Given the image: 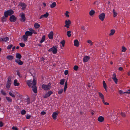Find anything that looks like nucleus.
<instances>
[{
    "mask_svg": "<svg viewBox=\"0 0 130 130\" xmlns=\"http://www.w3.org/2000/svg\"><path fill=\"white\" fill-rule=\"evenodd\" d=\"M65 79H61L59 83L60 84L62 85H63L64 84Z\"/></svg>",
    "mask_w": 130,
    "mask_h": 130,
    "instance_id": "27",
    "label": "nucleus"
},
{
    "mask_svg": "<svg viewBox=\"0 0 130 130\" xmlns=\"http://www.w3.org/2000/svg\"><path fill=\"white\" fill-rule=\"evenodd\" d=\"M118 70L120 71H122L123 70V69L122 67H120L118 69Z\"/></svg>",
    "mask_w": 130,
    "mask_h": 130,
    "instance_id": "56",
    "label": "nucleus"
},
{
    "mask_svg": "<svg viewBox=\"0 0 130 130\" xmlns=\"http://www.w3.org/2000/svg\"><path fill=\"white\" fill-rule=\"evenodd\" d=\"M23 38L25 41L26 42L27 40L28 36L25 34L23 36Z\"/></svg>",
    "mask_w": 130,
    "mask_h": 130,
    "instance_id": "19",
    "label": "nucleus"
},
{
    "mask_svg": "<svg viewBox=\"0 0 130 130\" xmlns=\"http://www.w3.org/2000/svg\"><path fill=\"white\" fill-rule=\"evenodd\" d=\"M20 16L21 17V18L20 19V20L23 22H24L25 21V15L23 13H21Z\"/></svg>",
    "mask_w": 130,
    "mask_h": 130,
    "instance_id": "7",
    "label": "nucleus"
},
{
    "mask_svg": "<svg viewBox=\"0 0 130 130\" xmlns=\"http://www.w3.org/2000/svg\"><path fill=\"white\" fill-rule=\"evenodd\" d=\"M69 13V12L68 11H66L65 13V15L66 17H67L68 18L69 17V15L68 14Z\"/></svg>",
    "mask_w": 130,
    "mask_h": 130,
    "instance_id": "46",
    "label": "nucleus"
},
{
    "mask_svg": "<svg viewBox=\"0 0 130 130\" xmlns=\"http://www.w3.org/2000/svg\"><path fill=\"white\" fill-rule=\"evenodd\" d=\"M102 99V101L103 102V103L104 104L106 105H109V104L107 102H105V101L104 100V99Z\"/></svg>",
    "mask_w": 130,
    "mask_h": 130,
    "instance_id": "35",
    "label": "nucleus"
},
{
    "mask_svg": "<svg viewBox=\"0 0 130 130\" xmlns=\"http://www.w3.org/2000/svg\"><path fill=\"white\" fill-rule=\"evenodd\" d=\"M112 79L113 81L115 82L116 84H117L118 82V79L116 77H112Z\"/></svg>",
    "mask_w": 130,
    "mask_h": 130,
    "instance_id": "36",
    "label": "nucleus"
},
{
    "mask_svg": "<svg viewBox=\"0 0 130 130\" xmlns=\"http://www.w3.org/2000/svg\"><path fill=\"white\" fill-rule=\"evenodd\" d=\"M121 115L123 117H125L126 116L125 114L123 112H122L121 113Z\"/></svg>",
    "mask_w": 130,
    "mask_h": 130,
    "instance_id": "50",
    "label": "nucleus"
},
{
    "mask_svg": "<svg viewBox=\"0 0 130 130\" xmlns=\"http://www.w3.org/2000/svg\"><path fill=\"white\" fill-rule=\"evenodd\" d=\"M12 46L13 45L12 44L9 45L7 47V48L8 50L10 49L12 47Z\"/></svg>",
    "mask_w": 130,
    "mask_h": 130,
    "instance_id": "51",
    "label": "nucleus"
},
{
    "mask_svg": "<svg viewBox=\"0 0 130 130\" xmlns=\"http://www.w3.org/2000/svg\"><path fill=\"white\" fill-rule=\"evenodd\" d=\"M49 52H52L53 54H55L57 53V51L56 47V46H54L48 50Z\"/></svg>",
    "mask_w": 130,
    "mask_h": 130,
    "instance_id": "4",
    "label": "nucleus"
},
{
    "mask_svg": "<svg viewBox=\"0 0 130 130\" xmlns=\"http://www.w3.org/2000/svg\"><path fill=\"white\" fill-rule=\"evenodd\" d=\"M80 7V5L79 4H76V6L75 7V8L76 10H78L79 9Z\"/></svg>",
    "mask_w": 130,
    "mask_h": 130,
    "instance_id": "30",
    "label": "nucleus"
},
{
    "mask_svg": "<svg viewBox=\"0 0 130 130\" xmlns=\"http://www.w3.org/2000/svg\"><path fill=\"white\" fill-rule=\"evenodd\" d=\"M34 27L36 28H38L40 27V25L38 23H35L34 25Z\"/></svg>",
    "mask_w": 130,
    "mask_h": 130,
    "instance_id": "24",
    "label": "nucleus"
},
{
    "mask_svg": "<svg viewBox=\"0 0 130 130\" xmlns=\"http://www.w3.org/2000/svg\"><path fill=\"white\" fill-rule=\"evenodd\" d=\"M45 39V36H43L42 37L41 40L40 41V42L41 43H42L44 41Z\"/></svg>",
    "mask_w": 130,
    "mask_h": 130,
    "instance_id": "32",
    "label": "nucleus"
},
{
    "mask_svg": "<svg viewBox=\"0 0 130 130\" xmlns=\"http://www.w3.org/2000/svg\"><path fill=\"white\" fill-rule=\"evenodd\" d=\"M113 16L114 17H115L117 15V13L115 12V10L114 9L113 10Z\"/></svg>",
    "mask_w": 130,
    "mask_h": 130,
    "instance_id": "41",
    "label": "nucleus"
},
{
    "mask_svg": "<svg viewBox=\"0 0 130 130\" xmlns=\"http://www.w3.org/2000/svg\"><path fill=\"white\" fill-rule=\"evenodd\" d=\"M63 91V90L62 89L60 90H59L58 92V93L59 94H61L62 93Z\"/></svg>",
    "mask_w": 130,
    "mask_h": 130,
    "instance_id": "54",
    "label": "nucleus"
},
{
    "mask_svg": "<svg viewBox=\"0 0 130 130\" xmlns=\"http://www.w3.org/2000/svg\"><path fill=\"white\" fill-rule=\"evenodd\" d=\"M74 46L78 47L79 46V42L77 40H75L74 41Z\"/></svg>",
    "mask_w": 130,
    "mask_h": 130,
    "instance_id": "17",
    "label": "nucleus"
},
{
    "mask_svg": "<svg viewBox=\"0 0 130 130\" xmlns=\"http://www.w3.org/2000/svg\"><path fill=\"white\" fill-rule=\"evenodd\" d=\"M1 93L4 95H6V93L4 91L2 90L1 91Z\"/></svg>",
    "mask_w": 130,
    "mask_h": 130,
    "instance_id": "52",
    "label": "nucleus"
},
{
    "mask_svg": "<svg viewBox=\"0 0 130 130\" xmlns=\"http://www.w3.org/2000/svg\"><path fill=\"white\" fill-rule=\"evenodd\" d=\"M6 98L8 102H12V100L10 98L6 96Z\"/></svg>",
    "mask_w": 130,
    "mask_h": 130,
    "instance_id": "28",
    "label": "nucleus"
},
{
    "mask_svg": "<svg viewBox=\"0 0 130 130\" xmlns=\"http://www.w3.org/2000/svg\"><path fill=\"white\" fill-rule=\"evenodd\" d=\"M122 49L121 51L122 52H125L127 50L126 48V47H125L124 46H122Z\"/></svg>",
    "mask_w": 130,
    "mask_h": 130,
    "instance_id": "33",
    "label": "nucleus"
},
{
    "mask_svg": "<svg viewBox=\"0 0 130 130\" xmlns=\"http://www.w3.org/2000/svg\"><path fill=\"white\" fill-rule=\"evenodd\" d=\"M58 114L56 112H53V113L52 117L54 120H56V119L57 117L58 116Z\"/></svg>",
    "mask_w": 130,
    "mask_h": 130,
    "instance_id": "11",
    "label": "nucleus"
},
{
    "mask_svg": "<svg viewBox=\"0 0 130 130\" xmlns=\"http://www.w3.org/2000/svg\"><path fill=\"white\" fill-rule=\"evenodd\" d=\"M103 84L104 88L105 87V88L106 87H107V86L104 80L103 81Z\"/></svg>",
    "mask_w": 130,
    "mask_h": 130,
    "instance_id": "38",
    "label": "nucleus"
},
{
    "mask_svg": "<svg viewBox=\"0 0 130 130\" xmlns=\"http://www.w3.org/2000/svg\"><path fill=\"white\" fill-rule=\"evenodd\" d=\"M85 69L86 70H87V71H89V69L88 68V67H86L85 68Z\"/></svg>",
    "mask_w": 130,
    "mask_h": 130,
    "instance_id": "64",
    "label": "nucleus"
},
{
    "mask_svg": "<svg viewBox=\"0 0 130 130\" xmlns=\"http://www.w3.org/2000/svg\"><path fill=\"white\" fill-rule=\"evenodd\" d=\"M17 79H15L14 80V84L15 86H18L20 85L19 83H17Z\"/></svg>",
    "mask_w": 130,
    "mask_h": 130,
    "instance_id": "22",
    "label": "nucleus"
},
{
    "mask_svg": "<svg viewBox=\"0 0 130 130\" xmlns=\"http://www.w3.org/2000/svg\"><path fill=\"white\" fill-rule=\"evenodd\" d=\"M89 59V57L88 56H85L83 58V60L84 62H86Z\"/></svg>",
    "mask_w": 130,
    "mask_h": 130,
    "instance_id": "10",
    "label": "nucleus"
},
{
    "mask_svg": "<svg viewBox=\"0 0 130 130\" xmlns=\"http://www.w3.org/2000/svg\"><path fill=\"white\" fill-rule=\"evenodd\" d=\"M65 25H70L71 24V22L70 20H66L65 21Z\"/></svg>",
    "mask_w": 130,
    "mask_h": 130,
    "instance_id": "18",
    "label": "nucleus"
},
{
    "mask_svg": "<svg viewBox=\"0 0 130 130\" xmlns=\"http://www.w3.org/2000/svg\"><path fill=\"white\" fill-rule=\"evenodd\" d=\"M48 94V95L50 96L53 93V92L51 91H48L47 92Z\"/></svg>",
    "mask_w": 130,
    "mask_h": 130,
    "instance_id": "49",
    "label": "nucleus"
},
{
    "mask_svg": "<svg viewBox=\"0 0 130 130\" xmlns=\"http://www.w3.org/2000/svg\"><path fill=\"white\" fill-rule=\"evenodd\" d=\"M67 35L68 37H70L71 36V31L70 30L67 31Z\"/></svg>",
    "mask_w": 130,
    "mask_h": 130,
    "instance_id": "34",
    "label": "nucleus"
},
{
    "mask_svg": "<svg viewBox=\"0 0 130 130\" xmlns=\"http://www.w3.org/2000/svg\"><path fill=\"white\" fill-rule=\"evenodd\" d=\"M98 120L99 121L102 122H103L104 120V118L102 116H100L98 118Z\"/></svg>",
    "mask_w": 130,
    "mask_h": 130,
    "instance_id": "13",
    "label": "nucleus"
},
{
    "mask_svg": "<svg viewBox=\"0 0 130 130\" xmlns=\"http://www.w3.org/2000/svg\"><path fill=\"white\" fill-rule=\"evenodd\" d=\"M9 94L13 98H15V96L14 94L12 93L11 92H9Z\"/></svg>",
    "mask_w": 130,
    "mask_h": 130,
    "instance_id": "45",
    "label": "nucleus"
},
{
    "mask_svg": "<svg viewBox=\"0 0 130 130\" xmlns=\"http://www.w3.org/2000/svg\"><path fill=\"white\" fill-rule=\"evenodd\" d=\"M105 14L104 13H102L99 16V18L102 21H103L105 18Z\"/></svg>",
    "mask_w": 130,
    "mask_h": 130,
    "instance_id": "8",
    "label": "nucleus"
},
{
    "mask_svg": "<svg viewBox=\"0 0 130 130\" xmlns=\"http://www.w3.org/2000/svg\"><path fill=\"white\" fill-rule=\"evenodd\" d=\"M3 123L2 121H0V127H2L3 126Z\"/></svg>",
    "mask_w": 130,
    "mask_h": 130,
    "instance_id": "60",
    "label": "nucleus"
},
{
    "mask_svg": "<svg viewBox=\"0 0 130 130\" xmlns=\"http://www.w3.org/2000/svg\"><path fill=\"white\" fill-rule=\"evenodd\" d=\"M14 13V11L12 9L9 10L5 11L4 13V16L7 18L8 15H11L13 14Z\"/></svg>",
    "mask_w": 130,
    "mask_h": 130,
    "instance_id": "2",
    "label": "nucleus"
},
{
    "mask_svg": "<svg viewBox=\"0 0 130 130\" xmlns=\"http://www.w3.org/2000/svg\"><path fill=\"white\" fill-rule=\"evenodd\" d=\"M65 43V41L64 40H63L61 42V43L62 44V46H64Z\"/></svg>",
    "mask_w": 130,
    "mask_h": 130,
    "instance_id": "44",
    "label": "nucleus"
},
{
    "mask_svg": "<svg viewBox=\"0 0 130 130\" xmlns=\"http://www.w3.org/2000/svg\"><path fill=\"white\" fill-rule=\"evenodd\" d=\"M119 93L120 94H123L124 93L123 92V91L122 90H119Z\"/></svg>",
    "mask_w": 130,
    "mask_h": 130,
    "instance_id": "57",
    "label": "nucleus"
},
{
    "mask_svg": "<svg viewBox=\"0 0 130 130\" xmlns=\"http://www.w3.org/2000/svg\"><path fill=\"white\" fill-rule=\"evenodd\" d=\"M99 96L100 98L101 99H103L104 98V97L103 95L100 92H99L98 93Z\"/></svg>",
    "mask_w": 130,
    "mask_h": 130,
    "instance_id": "23",
    "label": "nucleus"
},
{
    "mask_svg": "<svg viewBox=\"0 0 130 130\" xmlns=\"http://www.w3.org/2000/svg\"><path fill=\"white\" fill-rule=\"evenodd\" d=\"M17 18L14 15H12L10 16L9 20L11 22H15Z\"/></svg>",
    "mask_w": 130,
    "mask_h": 130,
    "instance_id": "6",
    "label": "nucleus"
},
{
    "mask_svg": "<svg viewBox=\"0 0 130 130\" xmlns=\"http://www.w3.org/2000/svg\"><path fill=\"white\" fill-rule=\"evenodd\" d=\"M31 117L30 115H27L26 116V118L27 119H29Z\"/></svg>",
    "mask_w": 130,
    "mask_h": 130,
    "instance_id": "59",
    "label": "nucleus"
},
{
    "mask_svg": "<svg viewBox=\"0 0 130 130\" xmlns=\"http://www.w3.org/2000/svg\"><path fill=\"white\" fill-rule=\"evenodd\" d=\"M67 82H66L65 83L64 87V91L65 92V91L66 90V89L67 88Z\"/></svg>",
    "mask_w": 130,
    "mask_h": 130,
    "instance_id": "31",
    "label": "nucleus"
},
{
    "mask_svg": "<svg viewBox=\"0 0 130 130\" xmlns=\"http://www.w3.org/2000/svg\"><path fill=\"white\" fill-rule=\"evenodd\" d=\"M6 18L5 17H3L2 18L1 21L3 23L4 22L6 21Z\"/></svg>",
    "mask_w": 130,
    "mask_h": 130,
    "instance_id": "39",
    "label": "nucleus"
},
{
    "mask_svg": "<svg viewBox=\"0 0 130 130\" xmlns=\"http://www.w3.org/2000/svg\"><path fill=\"white\" fill-rule=\"evenodd\" d=\"M13 58V56L11 55H8L7 56V58L9 60H12Z\"/></svg>",
    "mask_w": 130,
    "mask_h": 130,
    "instance_id": "21",
    "label": "nucleus"
},
{
    "mask_svg": "<svg viewBox=\"0 0 130 130\" xmlns=\"http://www.w3.org/2000/svg\"><path fill=\"white\" fill-rule=\"evenodd\" d=\"M56 3L55 2H54L51 5L50 7L51 8H53L56 6Z\"/></svg>",
    "mask_w": 130,
    "mask_h": 130,
    "instance_id": "29",
    "label": "nucleus"
},
{
    "mask_svg": "<svg viewBox=\"0 0 130 130\" xmlns=\"http://www.w3.org/2000/svg\"><path fill=\"white\" fill-rule=\"evenodd\" d=\"M17 75L18 76H19L20 77H21V76H20V73L19 71H17Z\"/></svg>",
    "mask_w": 130,
    "mask_h": 130,
    "instance_id": "62",
    "label": "nucleus"
},
{
    "mask_svg": "<svg viewBox=\"0 0 130 130\" xmlns=\"http://www.w3.org/2000/svg\"><path fill=\"white\" fill-rule=\"evenodd\" d=\"M124 93H128L129 94H130V90L129 89L127 91L125 92H124Z\"/></svg>",
    "mask_w": 130,
    "mask_h": 130,
    "instance_id": "61",
    "label": "nucleus"
},
{
    "mask_svg": "<svg viewBox=\"0 0 130 130\" xmlns=\"http://www.w3.org/2000/svg\"><path fill=\"white\" fill-rule=\"evenodd\" d=\"M16 57L18 59H20L21 58L22 56L19 53H17L16 54Z\"/></svg>",
    "mask_w": 130,
    "mask_h": 130,
    "instance_id": "20",
    "label": "nucleus"
},
{
    "mask_svg": "<svg viewBox=\"0 0 130 130\" xmlns=\"http://www.w3.org/2000/svg\"><path fill=\"white\" fill-rule=\"evenodd\" d=\"M27 84L30 87L32 88V90L35 93H36L37 92V87L36 86V82L35 79L32 80H28L27 81Z\"/></svg>",
    "mask_w": 130,
    "mask_h": 130,
    "instance_id": "1",
    "label": "nucleus"
},
{
    "mask_svg": "<svg viewBox=\"0 0 130 130\" xmlns=\"http://www.w3.org/2000/svg\"><path fill=\"white\" fill-rule=\"evenodd\" d=\"M32 34L33 32H30L28 31H26L25 33V34L27 36H32Z\"/></svg>",
    "mask_w": 130,
    "mask_h": 130,
    "instance_id": "15",
    "label": "nucleus"
},
{
    "mask_svg": "<svg viewBox=\"0 0 130 130\" xmlns=\"http://www.w3.org/2000/svg\"><path fill=\"white\" fill-rule=\"evenodd\" d=\"M11 83V78L10 77H9L8 78L7 84L6 87L7 88H10Z\"/></svg>",
    "mask_w": 130,
    "mask_h": 130,
    "instance_id": "5",
    "label": "nucleus"
},
{
    "mask_svg": "<svg viewBox=\"0 0 130 130\" xmlns=\"http://www.w3.org/2000/svg\"><path fill=\"white\" fill-rule=\"evenodd\" d=\"M95 13V12L93 10H91L90 11V15L92 16L94 15Z\"/></svg>",
    "mask_w": 130,
    "mask_h": 130,
    "instance_id": "26",
    "label": "nucleus"
},
{
    "mask_svg": "<svg viewBox=\"0 0 130 130\" xmlns=\"http://www.w3.org/2000/svg\"><path fill=\"white\" fill-rule=\"evenodd\" d=\"M68 73V70H65L64 72V74L65 75H67Z\"/></svg>",
    "mask_w": 130,
    "mask_h": 130,
    "instance_id": "55",
    "label": "nucleus"
},
{
    "mask_svg": "<svg viewBox=\"0 0 130 130\" xmlns=\"http://www.w3.org/2000/svg\"><path fill=\"white\" fill-rule=\"evenodd\" d=\"M51 87V84L50 83L47 85L43 84L42 86V88L45 90H49Z\"/></svg>",
    "mask_w": 130,
    "mask_h": 130,
    "instance_id": "3",
    "label": "nucleus"
},
{
    "mask_svg": "<svg viewBox=\"0 0 130 130\" xmlns=\"http://www.w3.org/2000/svg\"><path fill=\"white\" fill-rule=\"evenodd\" d=\"M27 100L26 102L27 104H29L30 103V99L29 98H28L26 99Z\"/></svg>",
    "mask_w": 130,
    "mask_h": 130,
    "instance_id": "53",
    "label": "nucleus"
},
{
    "mask_svg": "<svg viewBox=\"0 0 130 130\" xmlns=\"http://www.w3.org/2000/svg\"><path fill=\"white\" fill-rule=\"evenodd\" d=\"M15 62L18 63L19 65H22L23 63V62L21 61L20 59H16L15 60Z\"/></svg>",
    "mask_w": 130,
    "mask_h": 130,
    "instance_id": "9",
    "label": "nucleus"
},
{
    "mask_svg": "<svg viewBox=\"0 0 130 130\" xmlns=\"http://www.w3.org/2000/svg\"><path fill=\"white\" fill-rule=\"evenodd\" d=\"M53 37V31H51L48 35V37L50 39H52Z\"/></svg>",
    "mask_w": 130,
    "mask_h": 130,
    "instance_id": "12",
    "label": "nucleus"
},
{
    "mask_svg": "<svg viewBox=\"0 0 130 130\" xmlns=\"http://www.w3.org/2000/svg\"><path fill=\"white\" fill-rule=\"evenodd\" d=\"M49 96H50L48 95V94L47 92L46 93L44 96L43 97L45 98H46Z\"/></svg>",
    "mask_w": 130,
    "mask_h": 130,
    "instance_id": "43",
    "label": "nucleus"
},
{
    "mask_svg": "<svg viewBox=\"0 0 130 130\" xmlns=\"http://www.w3.org/2000/svg\"><path fill=\"white\" fill-rule=\"evenodd\" d=\"M78 68V66L75 65L74 66L73 69L75 71H77V70Z\"/></svg>",
    "mask_w": 130,
    "mask_h": 130,
    "instance_id": "42",
    "label": "nucleus"
},
{
    "mask_svg": "<svg viewBox=\"0 0 130 130\" xmlns=\"http://www.w3.org/2000/svg\"><path fill=\"white\" fill-rule=\"evenodd\" d=\"M46 114V112H45L43 111L41 112V114L42 115H44Z\"/></svg>",
    "mask_w": 130,
    "mask_h": 130,
    "instance_id": "63",
    "label": "nucleus"
},
{
    "mask_svg": "<svg viewBox=\"0 0 130 130\" xmlns=\"http://www.w3.org/2000/svg\"><path fill=\"white\" fill-rule=\"evenodd\" d=\"M19 5L21 7H23L22 8L23 10L25 9L26 6V5L24 3H20Z\"/></svg>",
    "mask_w": 130,
    "mask_h": 130,
    "instance_id": "16",
    "label": "nucleus"
},
{
    "mask_svg": "<svg viewBox=\"0 0 130 130\" xmlns=\"http://www.w3.org/2000/svg\"><path fill=\"white\" fill-rule=\"evenodd\" d=\"M26 111L24 109L22 110L21 111V114L22 115H24L26 113Z\"/></svg>",
    "mask_w": 130,
    "mask_h": 130,
    "instance_id": "40",
    "label": "nucleus"
},
{
    "mask_svg": "<svg viewBox=\"0 0 130 130\" xmlns=\"http://www.w3.org/2000/svg\"><path fill=\"white\" fill-rule=\"evenodd\" d=\"M9 40L8 37H6L5 38H1L0 39V41H2L3 42H6Z\"/></svg>",
    "mask_w": 130,
    "mask_h": 130,
    "instance_id": "14",
    "label": "nucleus"
},
{
    "mask_svg": "<svg viewBox=\"0 0 130 130\" xmlns=\"http://www.w3.org/2000/svg\"><path fill=\"white\" fill-rule=\"evenodd\" d=\"M49 15V14L48 12H46L45 14L43 15V16H44V17L46 18H47L48 16Z\"/></svg>",
    "mask_w": 130,
    "mask_h": 130,
    "instance_id": "37",
    "label": "nucleus"
},
{
    "mask_svg": "<svg viewBox=\"0 0 130 130\" xmlns=\"http://www.w3.org/2000/svg\"><path fill=\"white\" fill-rule=\"evenodd\" d=\"M110 33L109 34V36L113 35L114 33L115 32V31L113 29H111L110 30Z\"/></svg>",
    "mask_w": 130,
    "mask_h": 130,
    "instance_id": "25",
    "label": "nucleus"
},
{
    "mask_svg": "<svg viewBox=\"0 0 130 130\" xmlns=\"http://www.w3.org/2000/svg\"><path fill=\"white\" fill-rule=\"evenodd\" d=\"M19 44L20 46L21 47H23L25 45V44L22 43H19Z\"/></svg>",
    "mask_w": 130,
    "mask_h": 130,
    "instance_id": "47",
    "label": "nucleus"
},
{
    "mask_svg": "<svg viewBox=\"0 0 130 130\" xmlns=\"http://www.w3.org/2000/svg\"><path fill=\"white\" fill-rule=\"evenodd\" d=\"M94 42H92L90 40V46H93L94 44Z\"/></svg>",
    "mask_w": 130,
    "mask_h": 130,
    "instance_id": "48",
    "label": "nucleus"
},
{
    "mask_svg": "<svg viewBox=\"0 0 130 130\" xmlns=\"http://www.w3.org/2000/svg\"><path fill=\"white\" fill-rule=\"evenodd\" d=\"M12 128L14 130H18V129L17 128L15 127L14 126H13Z\"/></svg>",
    "mask_w": 130,
    "mask_h": 130,
    "instance_id": "58",
    "label": "nucleus"
}]
</instances>
